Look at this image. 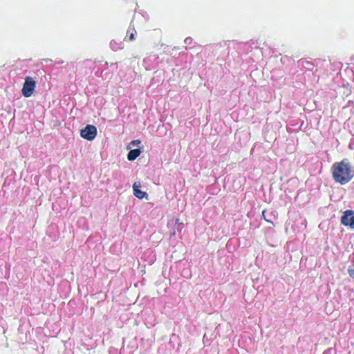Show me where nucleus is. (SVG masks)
Listing matches in <instances>:
<instances>
[{
  "mask_svg": "<svg viewBox=\"0 0 354 354\" xmlns=\"http://www.w3.org/2000/svg\"><path fill=\"white\" fill-rule=\"evenodd\" d=\"M129 39L131 41H133L135 39V37H134V33L133 32H131L129 35Z\"/></svg>",
  "mask_w": 354,
  "mask_h": 354,
  "instance_id": "9b49d317",
  "label": "nucleus"
},
{
  "mask_svg": "<svg viewBox=\"0 0 354 354\" xmlns=\"http://www.w3.org/2000/svg\"><path fill=\"white\" fill-rule=\"evenodd\" d=\"M176 224H180V223H179V220H178V219H177V220L176 221Z\"/></svg>",
  "mask_w": 354,
  "mask_h": 354,
  "instance_id": "f8f14e48",
  "label": "nucleus"
},
{
  "mask_svg": "<svg viewBox=\"0 0 354 354\" xmlns=\"http://www.w3.org/2000/svg\"><path fill=\"white\" fill-rule=\"evenodd\" d=\"M140 153H141V151L139 149H135L131 150L127 155L128 160H134L137 157L139 156Z\"/></svg>",
  "mask_w": 354,
  "mask_h": 354,
  "instance_id": "423d86ee",
  "label": "nucleus"
},
{
  "mask_svg": "<svg viewBox=\"0 0 354 354\" xmlns=\"http://www.w3.org/2000/svg\"><path fill=\"white\" fill-rule=\"evenodd\" d=\"M332 170L335 180L342 185L347 183L354 176V168L347 159L335 162Z\"/></svg>",
  "mask_w": 354,
  "mask_h": 354,
  "instance_id": "f257e3e1",
  "label": "nucleus"
},
{
  "mask_svg": "<svg viewBox=\"0 0 354 354\" xmlns=\"http://www.w3.org/2000/svg\"><path fill=\"white\" fill-rule=\"evenodd\" d=\"M265 212H266L265 210H263V211L262 212V216L263 217V218H264L267 222L270 223L271 224H272V222L271 221V220H270V219H268V218H266V215H265Z\"/></svg>",
  "mask_w": 354,
  "mask_h": 354,
  "instance_id": "6e6552de",
  "label": "nucleus"
},
{
  "mask_svg": "<svg viewBox=\"0 0 354 354\" xmlns=\"http://www.w3.org/2000/svg\"><path fill=\"white\" fill-rule=\"evenodd\" d=\"M141 187L140 182H135L133 185V194L136 197H137L139 199H142L143 198H146V199H148V195L146 192H142L140 189V187Z\"/></svg>",
  "mask_w": 354,
  "mask_h": 354,
  "instance_id": "39448f33",
  "label": "nucleus"
},
{
  "mask_svg": "<svg viewBox=\"0 0 354 354\" xmlns=\"http://www.w3.org/2000/svg\"><path fill=\"white\" fill-rule=\"evenodd\" d=\"M172 258H174L175 259L178 260L180 257H178V255L176 254V251H174L172 256H171Z\"/></svg>",
  "mask_w": 354,
  "mask_h": 354,
  "instance_id": "1a4fd4ad",
  "label": "nucleus"
},
{
  "mask_svg": "<svg viewBox=\"0 0 354 354\" xmlns=\"http://www.w3.org/2000/svg\"><path fill=\"white\" fill-rule=\"evenodd\" d=\"M97 134V129L95 126L88 124L84 129L81 130L80 135L84 139L92 140Z\"/></svg>",
  "mask_w": 354,
  "mask_h": 354,
  "instance_id": "7ed1b4c3",
  "label": "nucleus"
},
{
  "mask_svg": "<svg viewBox=\"0 0 354 354\" xmlns=\"http://www.w3.org/2000/svg\"><path fill=\"white\" fill-rule=\"evenodd\" d=\"M140 143V141L138 140H133L131 142V145H138Z\"/></svg>",
  "mask_w": 354,
  "mask_h": 354,
  "instance_id": "9d476101",
  "label": "nucleus"
},
{
  "mask_svg": "<svg viewBox=\"0 0 354 354\" xmlns=\"http://www.w3.org/2000/svg\"><path fill=\"white\" fill-rule=\"evenodd\" d=\"M348 272L349 273L350 277L354 278V266H350L348 268Z\"/></svg>",
  "mask_w": 354,
  "mask_h": 354,
  "instance_id": "0eeeda50",
  "label": "nucleus"
},
{
  "mask_svg": "<svg viewBox=\"0 0 354 354\" xmlns=\"http://www.w3.org/2000/svg\"><path fill=\"white\" fill-rule=\"evenodd\" d=\"M35 84L36 83L32 77H27L22 88L23 95L26 97H30L35 90Z\"/></svg>",
  "mask_w": 354,
  "mask_h": 354,
  "instance_id": "f03ea898",
  "label": "nucleus"
},
{
  "mask_svg": "<svg viewBox=\"0 0 354 354\" xmlns=\"http://www.w3.org/2000/svg\"><path fill=\"white\" fill-rule=\"evenodd\" d=\"M343 225L354 228V216L352 210H346L341 218Z\"/></svg>",
  "mask_w": 354,
  "mask_h": 354,
  "instance_id": "20e7f679",
  "label": "nucleus"
}]
</instances>
